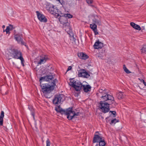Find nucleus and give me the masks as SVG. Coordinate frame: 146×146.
Listing matches in <instances>:
<instances>
[{
	"mask_svg": "<svg viewBox=\"0 0 146 146\" xmlns=\"http://www.w3.org/2000/svg\"><path fill=\"white\" fill-rule=\"evenodd\" d=\"M59 20L60 23L63 25L64 27L69 28L70 23L68 22V19L66 17L63 15L60 16L59 19Z\"/></svg>",
	"mask_w": 146,
	"mask_h": 146,
	"instance_id": "nucleus-8",
	"label": "nucleus"
},
{
	"mask_svg": "<svg viewBox=\"0 0 146 146\" xmlns=\"http://www.w3.org/2000/svg\"><path fill=\"white\" fill-rule=\"evenodd\" d=\"M87 3L88 4H91L93 2V0H86Z\"/></svg>",
	"mask_w": 146,
	"mask_h": 146,
	"instance_id": "nucleus-35",
	"label": "nucleus"
},
{
	"mask_svg": "<svg viewBox=\"0 0 146 146\" xmlns=\"http://www.w3.org/2000/svg\"><path fill=\"white\" fill-rule=\"evenodd\" d=\"M135 28L134 29L139 31H140L141 29L140 27L137 24L136 25Z\"/></svg>",
	"mask_w": 146,
	"mask_h": 146,
	"instance_id": "nucleus-29",
	"label": "nucleus"
},
{
	"mask_svg": "<svg viewBox=\"0 0 146 146\" xmlns=\"http://www.w3.org/2000/svg\"><path fill=\"white\" fill-rule=\"evenodd\" d=\"M139 80H140L141 82L143 83V81H144V80L143 79L139 78Z\"/></svg>",
	"mask_w": 146,
	"mask_h": 146,
	"instance_id": "nucleus-42",
	"label": "nucleus"
},
{
	"mask_svg": "<svg viewBox=\"0 0 146 146\" xmlns=\"http://www.w3.org/2000/svg\"><path fill=\"white\" fill-rule=\"evenodd\" d=\"M95 22L96 24L99 25L101 24V22L100 20H96Z\"/></svg>",
	"mask_w": 146,
	"mask_h": 146,
	"instance_id": "nucleus-31",
	"label": "nucleus"
},
{
	"mask_svg": "<svg viewBox=\"0 0 146 146\" xmlns=\"http://www.w3.org/2000/svg\"><path fill=\"white\" fill-rule=\"evenodd\" d=\"M78 76L79 77H83L84 78H88L90 76V75L87 72H80Z\"/></svg>",
	"mask_w": 146,
	"mask_h": 146,
	"instance_id": "nucleus-19",
	"label": "nucleus"
},
{
	"mask_svg": "<svg viewBox=\"0 0 146 146\" xmlns=\"http://www.w3.org/2000/svg\"><path fill=\"white\" fill-rule=\"evenodd\" d=\"M69 85L74 88L77 91H80L82 89V84L79 81L75 80L74 79H70Z\"/></svg>",
	"mask_w": 146,
	"mask_h": 146,
	"instance_id": "nucleus-4",
	"label": "nucleus"
},
{
	"mask_svg": "<svg viewBox=\"0 0 146 146\" xmlns=\"http://www.w3.org/2000/svg\"><path fill=\"white\" fill-rule=\"evenodd\" d=\"M123 68L125 72L127 74H129L131 73V72L130 71L126 68L125 65H123Z\"/></svg>",
	"mask_w": 146,
	"mask_h": 146,
	"instance_id": "nucleus-24",
	"label": "nucleus"
},
{
	"mask_svg": "<svg viewBox=\"0 0 146 146\" xmlns=\"http://www.w3.org/2000/svg\"><path fill=\"white\" fill-rule=\"evenodd\" d=\"M48 79H49V81L50 80H51L53 78V76L52 75H49L48 76Z\"/></svg>",
	"mask_w": 146,
	"mask_h": 146,
	"instance_id": "nucleus-37",
	"label": "nucleus"
},
{
	"mask_svg": "<svg viewBox=\"0 0 146 146\" xmlns=\"http://www.w3.org/2000/svg\"><path fill=\"white\" fill-rule=\"evenodd\" d=\"M104 101H101L100 103L99 108L101 110V111L104 113L108 112L109 111V105L110 104Z\"/></svg>",
	"mask_w": 146,
	"mask_h": 146,
	"instance_id": "nucleus-5",
	"label": "nucleus"
},
{
	"mask_svg": "<svg viewBox=\"0 0 146 146\" xmlns=\"http://www.w3.org/2000/svg\"><path fill=\"white\" fill-rule=\"evenodd\" d=\"M119 122L118 120H117L116 119H112L111 120V122L110 123V124L111 125H112L113 123L115 124L117 122Z\"/></svg>",
	"mask_w": 146,
	"mask_h": 146,
	"instance_id": "nucleus-26",
	"label": "nucleus"
},
{
	"mask_svg": "<svg viewBox=\"0 0 146 146\" xmlns=\"http://www.w3.org/2000/svg\"><path fill=\"white\" fill-rule=\"evenodd\" d=\"M31 115L33 116L34 118H35V113L33 112H32L31 113Z\"/></svg>",
	"mask_w": 146,
	"mask_h": 146,
	"instance_id": "nucleus-41",
	"label": "nucleus"
},
{
	"mask_svg": "<svg viewBox=\"0 0 146 146\" xmlns=\"http://www.w3.org/2000/svg\"><path fill=\"white\" fill-rule=\"evenodd\" d=\"M64 16L68 18H71L73 17V16L70 14H64Z\"/></svg>",
	"mask_w": 146,
	"mask_h": 146,
	"instance_id": "nucleus-28",
	"label": "nucleus"
},
{
	"mask_svg": "<svg viewBox=\"0 0 146 146\" xmlns=\"http://www.w3.org/2000/svg\"><path fill=\"white\" fill-rule=\"evenodd\" d=\"M110 112H111L114 115V116H113V117H115V115L116 114V112L115 111H110Z\"/></svg>",
	"mask_w": 146,
	"mask_h": 146,
	"instance_id": "nucleus-38",
	"label": "nucleus"
},
{
	"mask_svg": "<svg viewBox=\"0 0 146 146\" xmlns=\"http://www.w3.org/2000/svg\"><path fill=\"white\" fill-rule=\"evenodd\" d=\"M10 30H11L13 29V26L11 25H10L9 26H8Z\"/></svg>",
	"mask_w": 146,
	"mask_h": 146,
	"instance_id": "nucleus-36",
	"label": "nucleus"
},
{
	"mask_svg": "<svg viewBox=\"0 0 146 146\" xmlns=\"http://www.w3.org/2000/svg\"><path fill=\"white\" fill-rule=\"evenodd\" d=\"M103 46V44L100 42L98 40L96 41L94 45V48L95 49L101 48Z\"/></svg>",
	"mask_w": 146,
	"mask_h": 146,
	"instance_id": "nucleus-11",
	"label": "nucleus"
},
{
	"mask_svg": "<svg viewBox=\"0 0 146 146\" xmlns=\"http://www.w3.org/2000/svg\"><path fill=\"white\" fill-rule=\"evenodd\" d=\"M91 88V86L89 85H82V89L86 92H87L89 91H90Z\"/></svg>",
	"mask_w": 146,
	"mask_h": 146,
	"instance_id": "nucleus-12",
	"label": "nucleus"
},
{
	"mask_svg": "<svg viewBox=\"0 0 146 146\" xmlns=\"http://www.w3.org/2000/svg\"><path fill=\"white\" fill-rule=\"evenodd\" d=\"M96 146H98V145H96Z\"/></svg>",
	"mask_w": 146,
	"mask_h": 146,
	"instance_id": "nucleus-45",
	"label": "nucleus"
},
{
	"mask_svg": "<svg viewBox=\"0 0 146 146\" xmlns=\"http://www.w3.org/2000/svg\"><path fill=\"white\" fill-rule=\"evenodd\" d=\"M90 27L91 29H93L95 35L98 34V33L97 31V25L95 24H91L90 25Z\"/></svg>",
	"mask_w": 146,
	"mask_h": 146,
	"instance_id": "nucleus-13",
	"label": "nucleus"
},
{
	"mask_svg": "<svg viewBox=\"0 0 146 146\" xmlns=\"http://www.w3.org/2000/svg\"><path fill=\"white\" fill-rule=\"evenodd\" d=\"M39 81H40V84H41V82L42 81H49L48 76L41 77L40 78Z\"/></svg>",
	"mask_w": 146,
	"mask_h": 146,
	"instance_id": "nucleus-22",
	"label": "nucleus"
},
{
	"mask_svg": "<svg viewBox=\"0 0 146 146\" xmlns=\"http://www.w3.org/2000/svg\"><path fill=\"white\" fill-rule=\"evenodd\" d=\"M46 146H50V141L49 139H48L46 141Z\"/></svg>",
	"mask_w": 146,
	"mask_h": 146,
	"instance_id": "nucleus-32",
	"label": "nucleus"
},
{
	"mask_svg": "<svg viewBox=\"0 0 146 146\" xmlns=\"http://www.w3.org/2000/svg\"><path fill=\"white\" fill-rule=\"evenodd\" d=\"M72 69V67L71 66H69L68 68L67 71L70 70H71Z\"/></svg>",
	"mask_w": 146,
	"mask_h": 146,
	"instance_id": "nucleus-40",
	"label": "nucleus"
},
{
	"mask_svg": "<svg viewBox=\"0 0 146 146\" xmlns=\"http://www.w3.org/2000/svg\"><path fill=\"white\" fill-rule=\"evenodd\" d=\"M101 98L104 100V101H110L109 103L110 104L113 103L114 102V98L112 96L109 94L108 93L103 96H102Z\"/></svg>",
	"mask_w": 146,
	"mask_h": 146,
	"instance_id": "nucleus-9",
	"label": "nucleus"
},
{
	"mask_svg": "<svg viewBox=\"0 0 146 146\" xmlns=\"http://www.w3.org/2000/svg\"><path fill=\"white\" fill-rule=\"evenodd\" d=\"M55 110L58 112L65 114L69 120H71L73 118L76 117V116L80 115V114L79 112H75L73 111L72 108H69L65 110L61 108L60 106H57L55 107Z\"/></svg>",
	"mask_w": 146,
	"mask_h": 146,
	"instance_id": "nucleus-1",
	"label": "nucleus"
},
{
	"mask_svg": "<svg viewBox=\"0 0 146 146\" xmlns=\"http://www.w3.org/2000/svg\"><path fill=\"white\" fill-rule=\"evenodd\" d=\"M101 137L99 135H96L94 136V137L93 140V142L94 143L96 142H100V141L102 140Z\"/></svg>",
	"mask_w": 146,
	"mask_h": 146,
	"instance_id": "nucleus-17",
	"label": "nucleus"
},
{
	"mask_svg": "<svg viewBox=\"0 0 146 146\" xmlns=\"http://www.w3.org/2000/svg\"><path fill=\"white\" fill-rule=\"evenodd\" d=\"M4 116V113L3 111H1L0 116V126L3 125V118Z\"/></svg>",
	"mask_w": 146,
	"mask_h": 146,
	"instance_id": "nucleus-20",
	"label": "nucleus"
},
{
	"mask_svg": "<svg viewBox=\"0 0 146 146\" xmlns=\"http://www.w3.org/2000/svg\"><path fill=\"white\" fill-rule=\"evenodd\" d=\"M9 31H10V29H9V27H7L6 29H5V31L6 32L7 34H10Z\"/></svg>",
	"mask_w": 146,
	"mask_h": 146,
	"instance_id": "nucleus-34",
	"label": "nucleus"
},
{
	"mask_svg": "<svg viewBox=\"0 0 146 146\" xmlns=\"http://www.w3.org/2000/svg\"><path fill=\"white\" fill-rule=\"evenodd\" d=\"M105 143L104 139H102L99 142V146H105Z\"/></svg>",
	"mask_w": 146,
	"mask_h": 146,
	"instance_id": "nucleus-25",
	"label": "nucleus"
},
{
	"mask_svg": "<svg viewBox=\"0 0 146 146\" xmlns=\"http://www.w3.org/2000/svg\"><path fill=\"white\" fill-rule=\"evenodd\" d=\"M143 84H144L145 86H146V82H145V81H143Z\"/></svg>",
	"mask_w": 146,
	"mask_h": 146,
	"instance_id": "nucleus-43",
	"label": "nucleus"
},
{
	"mask_svg": "<svg viewBox=\"0 0 146 146\" xmlns=\"http://www.w3.org/2000/svg\"><path fill=\"white\" fill-rule=\"evenodd\" d=\"M5 27V26H3V27Z\"/></svg>",
	"mask_w": 146,
	"mask_h": 146,
	"instance_id": "nucleus-46",
	"label": "nucleus"
},
{
	"mask_svg": "<svg viewBox=\"0 0 146 146\" xmlns=\"http://www.w3.org/2000/svg\"><path fill=\"white\" fill-rule=\"evenodd\" d=\"M8 54L9 59L12 58L19 59L22 56V53L20 51L14 48L9 49Z\"/></svg>",
	"mask_w": 146,
	"mask_h": 146,
	"instance_id": "nucleus-3",
	"label": "nucleus"
},
{
	"mask_svg": "<svg viewBox=\"0 0 146 146\" xmlns=\"http://www.w3.org/2000/svg\"><path fill=\"white\" fill-rule=\"evenodd\" d=\"M125 95L121 92H117L116 94V97L119 100L125 97Z\"/></svg>",
	"mask_w": 146,
	"mask_h": 146,
	"instance_id": "nucleus-14",
	"label": "nucleus"
},
{
	"mask_svg": "<svg viewBox=\"0 0 146 146\" xmlns=\"http://www.w3.org/2000/svg\"><path fill=\"white\" fill-rule=\"evenodd\" d=\"M78 56L80 58L85 60L88 58V55L83 52L78 53Z\"/></svg>",
	"mask_w": 146,
	"mask_h": 146,
	"instance_id": "nucleus-15",
	"label": "nucleus"
},
{
	"mask_svg": "<svg viewBox=\"0 0 146 146\" xmlns=\"http://www.w3.org/2000/svg\"><path fill=\"white\" fill-rule=\"evenodd\" d=\"M65 99V97L62 94H56L55 95L53 100V103L54 104H57L60 103Z\"/></svg>",
	"mask_w": 146,
	"mask_h": 146,
	"instance_id": "nucleus-7",
	"label": "nucleus"
},
{
	"mask_svg": "<svg viewBox=\"0 0 146 146\" xmlns=\"http://www.w3.org/2000/svg\"><path fill=\"white\" fill-rule=\"evenodd\" d=\"M54 6L49 3H47L46 8L48 11L52 14L56 15L58 16L60 15L59 14L57 13V9L54 8Z\"/></svg>",
	"mask_w": 146,
	"mask_h": 146,
	"instance_id": "nucleus-6",
	"label": "nucleus"
},
{
	"mask_svg": "<svg viewBox=\"0 0 146 146\" xmlns=\"http://www.w3.org/2000/svg\"><path fill=\"white\" fill-rule=\"evenodd\" d=\"M15 38L19 43H21L22 44L24 45V43L22 39L19 35H15Z\"/></svg>",
	"mask_w": 146,
	"mask_h": 146,
	"instance_id": "nucleus-18",
	"label": "nucleus"
},
{
	"mask_svg": "<svg viewBox=\"0 0 146 146\" xmlns=\"http://www.w3.org/2000/svg\"><path fill=\"white\" fill-rule=\"evenodd\" d=\"M136 25V24L133 22H131L130 23V25L134 28H135V25Z\"/></svg>",
	"mask_w": 146,
	"mask_h": 146,
	"instance_id": "nucleus-33",
	"label": "nucleus"
},
{
	"mask_svg": "<svg viewBox=\"0 0 146 146\" xmlns=\"http://www.w3.org/2000/svg\"><path fill=\"white\" fill-rule=\"evenodd\" d=\"M5 27V26H3V27Z\"/></svg>",
	"mask_w": 146,
	"mask_h": 146,
	"instance_id": "nucleus-47",
	"label": "nucleus"
},
{
	"mask_svg": "<svg viewBox=\"0 0 146 146\" xmlns=\"http://www.w3.org/2000/svg\"><path fill=\"white\" fill-rule=\"evenodd\" d=\"M19 59L21 60V63L23 65V66H24V60L22 56L20 57Z\"/></svg>",
	"mask_w": 146,
	"mask_h": 146,
	"instance_id": "nucleus-30",
	"label": "nucleus"
},
{
	"mask_svg": "<svg viewBox=\"0 0 146 146\" xmlns=\"http://www.w3.org/2000/svg\"><path fill=\"white\" fill-rule=\"evenodd\" d=\"M36 12L38 19L40 22L44 23L47 22V20L44 15L40 13L38 11H36Z\"/></svg>",
	"mask_w": 146,
	"mask_h": 146,
	"instance_id": "nucleus-10",
	"label": "nucleus"
},
{
	"mask_svg": "<svg viewBox=\"0 0 146 146\" xmlns=\"http://www.w3.org/2000/svg\"><path fill=\"white\" fill-rule=\"evenodd\" d=\"M141 52L142 53L146 54V45H143L141 49Z\"/></svg>",
	"mask_w": 146,
	"mask_h": 146,
	"instance_id": "nucleus-23",
	"label": "nucleus"
},
{
	"mask_svg": "<svg viewBox=\"0 0 146 146\" xmlns=\"http://www.w3.org/2000/svg\"><path fill=\"white\" fill-rule=\"evenodd\" d=\"M99 92L100 93L102 94V96L104 95L108 92L107 89L103 87L100 88L99 90Z\"/></svg>",
	"mask_w": 146,
	"mask_h": 146,
	"instance_id": "nucleus-16",
	"label": "nucleus"
},
{
	"mask_svg": "<svg viewBox=\"0 0 146 146\" xmlns=\"http://www.w3.org/2000/svg\"><path fill=\"white\" fill-rule=\"evenodd\" d=\"M104 56L103 55H101L100 54L99 56H98V57L102 59V58Z\"/></svg>",
	"mask_w": 146,
	"mask_h": 146,
	"instance_id": "nucleus-39",
	"label": "nucleus"
},
{
	"mask_svg": "<svg viewBox=\"0 0 146 146\" xmlns=\"http://www.w3.org/2000/svg\"><path fill=\"white\" fill-rule=\"evenodd\" d=\"M57 82L58 80L56 79H55L50 83V84H40L42 92L44 94L50 93L54 89V86H56V83Z\"/></svg>",
	"mask_w": 146,
	"mask_h": 146,
	"instance_id": "nucleus-2",
	"label": "nucleus"
},
{
	"mask_svg": "<svg viewBox=\"0 0 146 146\" xmlns=\"http://www.w3.org/2000/svg\"><path fill=\"white\" fill-rule=\"evenodd\" d=\"M56 0V1H59L60 0Z\"/></svg>",
	"mask_w": 146,
	"mask_h": 146,
	"instance_id": "nucleus-44",
	"label": "nucleus"
},
{
	"mask_svg": "<svg viewBox=\"0 0 146 146\" xmlns=\"http://www.w3.org/2000/svg\"><path fill=\"white\" fill-rule=\"evenodd\" d=\"M60 3L62 5L63 7H66V6L65 4V2L63 0H60L59 1Z\"/></svg>",
	"mask_w": 146,
	"mask_h": 146,
	"instance_id": "nucleus-27",
	"label": "nucleus"
},
{
	"mask_svg": "<svg viewBox=\"0 0 146 146\" xmlns=\"http://www.w3.org/2000/svg\"><path fill=\"white\" fill-rule=\"evenodd\" d=\"M47 60V57L46 56H44L42 57L40 59V61L38 62V64H44L46 61Z\"/></svg>",
	"mask_w": 146,
	"mask_h": 146,
	"instance_id": "nucleus-21",
	"label": "nucleus"
}]
</instances>
